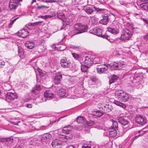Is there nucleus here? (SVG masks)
<instances>
[{
  "instance_id": "nucleus-4",
  "label": "nucleus",
  "mask_w": 148,
  "mask_h": 148,
  "mask_svg": "<svg viewBox=\"0 0 148 148\" xmlns=\"http://www.w3.org/2000/svg\"><path fill=\"white\" fill-rule=\"evenodd\" d=\"M136 122L141 125H143L147 123L146 118L141 115H137L135 118Z\"/></svg>"
},
{
  "instance_id": "nucleus-42",
  "label": "nucleus",
  "mask_w": 148,
  "mask_h": 148,
  "mask_svg": "<svg viewBox=\"0 0 148 148\" xmlns=\"http://www.w3.org/2000/svg\"><path fill=\"white\" fill-rule=\"evenodd\" d=\"M101 59V63L100 64H102L103 65H106L105 63L107 62V60L104 57L100 58Z\"/></svg>"
},
{
  "instance_id": "nucleus-3",
  "label": "nucleus",
  "mask_w": 148,
  "mask_h": 148,
  "mask_svg": "<svg viewBox=\"0 0 148 148\" xmlns=\"http://www.w3.org/2000/svg\"><path fill=\"white\" fill-rule=\"evenodd\" d=\"M125 66L124 62H114L112 64L110 65L111 69L113 70L121 69Z\"/></svg>"
},
{
  "instance_id": "nucleus-25",
  "label": "nucleus",
  "mask_w": 148,
  "mask_h": 148,
  "mask_svg": "<svg viewBox=\"0 0 148 148\" xmlns=\"http://www.w3.org/2000/svg\"><path fill=\"white\" fill-rule=\"evenodd\" d=\"M103 110L106 112H109L112 109V107L111 105H106L103 108Z\"/></svg>"
},
{
  "instance_id": "nucleus-45",
  "label": "nucleus",
  "mask_w": 148,
  "mask_h": 148,
  "mask_svg": "<svg viewBox=\"0 0 148 148\" xmlns=\"http://www.w3.org/2000/svg\"><path fill=\"white\" fill-rule=\"evenodd\" d=\"M72 55L75 59H78L79 58L80 56L78 54L75 53H72Z\"/></svg>"
},
{
  "instance_id": "nucleus-15",
  "label": "nucleus",
  "mask_w": 148,
  "mask_h": 148,
  "mask_svg": "<svg viewBox=\"0 0 148 148\" xmlns=\"http://www.w3.org/2000/svg\"><path fill=\"white\" fill-rule=\"evenodd\" d=\"M38 137L41 139V140H49L51 138V135L49 133H47L39 136Z\"/></svg>"
},
{
  "instance_id": "nucleus-23",
  "label": "nucleus",
  "mask_w": 148,
  "mask_h": 148,
  "mask_svg": "<svg viewBox=\"0 0 148 148\" xmlns=\"http://www.w3.org/2000/svg\"><path fill=\"white\" fill-rule=\"evenodd\" d=\"M18 32L20 34V36L23 38H25L28 35V31H26L24 29L19 31Z\"/></svg>"
},
{
  "instance_id": "nucleus-51",
  "label": "nucleus",
  "mask_w": 148,
  "mask_h": 148,
  "mask_svg": "<svg viewBox=\"0 0 148 148\" xmlns=\"http://www.w3.org/2000/svg\"><path fill=\"white\" fill-rule=\"evenodd\" d=\"M60 138H62L65 139H67L70 138L68 136H66V135H60L59 137Z\"/></svg>"
},
{
  "instance_id": "nucleus-58",
  "label": "nucleus",
  "mask_w": 148,
  "mask_h": 148,
  "mask_svg": "<svg viewBox=\"0 0 148 148\" xmlns=\"http://www.w3.org/2000/svg\"><path fill=\"white\" fill-rule=\"evenodd\" d=\"M26 106L28 108H31L32 107V106L31 104H26Z\"/></svg>"
},
{
  "instance_id": "nucleus-49",
  "label": "nucleus",
  "mask_w": 148,
  "mask_h": 148,
  "mask_svg": "<svg viewBox=\"0 0 148 148\" xmlns=\"http://www.w3.org/2000/svg\"><path fill=\"white\" fill-rule=\"evenodd\" d=\"M95 123L94 121H90L87 122V124L88 125L91 126L93 125Z\"/></svg>"
},
{
  "instance_id": "nucleus-20",
  "label": "nucleus",
  "mask_w": 148,
  "mask_h": 148,
  "mask_svg": "<svg viewBox=\"0 0 148 148\" xmlns=\"http://www.w3.org/2000/svg\"><path fill=\"white\" fill-rule=\"evenodd\" d=\"M116 129L111 127L108 130L110 137H114L116 136L117 132Z\"/></svg>"
},
{
  "instance_id": "nucleus-57",
  "label": "nucleus",
  "mask_w": 148,
  "mask_h": 148,
  "mask_svg": "<svg viewBox=\"0 0 148 148\" xmlns=\"http://www.w3.org/2000/svg\"><path fill=\"white\" fill-rule=\"evenodd\" d=\"M66 127H65L62 130L63 132L65 133V134H67L68 133V131L66 130H65Z\"/></svg>"
},
{
  "instance_id": "nucleus-61",
  "label": "nucleus",
  "mask_w": 148,
  "mask_h": 148,
  "mask_svg": "<svg viewBox=\"0 0 148 148\" xmlns=\"http://www.w3.org/2000/svg\"><path fill=\"white\" fill-rule=\"evenodd\" d=\"M46 127H47V126H45L43 125V126H41V127L40 128L42 129H45V128Z\"/></svg>"
},
{
  "instance_id": "nucleus-14",
  "label": "nucleus",
  "mask_w": 148,
  "mask_h": 148,
  "mask_svg": "<svg viewBox=\"0 0 148 148\" xmlns=\"http://www.w3.org/2000/svg\"><path fill=\"white\" fill-rule=\"evenodd\" d=\"M34 139H35L34 138H31L26 140V144L25 145L27 146V147H33V145H35Z\"/></svg>"
},
{
  "instance_id": "nucleus-10",
  "label": "nucleus",
  "mask_w": 148,
  "mask_h": 148,
  "mask_svg": "<svg viewBox=\"0 0 148 148\" xmlns=\"http://www.w3.org/2000/svg\"><path fill=\"white\" fill-rule=\"evenodd\" d=\"M14 139L12 137L2 138L0 139V142L5 143L8 146H10L13 142Z\"/></svg>"
},
{
  "instance_id": "nucleus-7",
  "label": "nucleus",
  "mask_w": 148,
  "mask_h": 148,
  "mask_svg": "<svg viewBox=\"0 0 148 148\" xmlns=\"http://www.w3.org/2000/svg\"><path fill=\"white\" fill-rule=\"evenodd\" d=\"M102 30L100 28L97 27L94 28L93 29H91L89 31L90 33L97 35L99 36H102Z\"/></svg>"
},
{
  "instance_id": "nucleus-55",
  "label": "nucleus",
  "mask_w": 148,
  "mask_h": 148,
  "mask_svg": "<svg viewBox=\"0 0 148 148\" xmlns=\"http://www.w3.org/2000/svg\"><path fill=\"white\" fill-rule=\"evenodd\" d=\"M39 75L41 76H43L44 75V74L42 73L41 70L39 69L38 70Z\"/></svg>"
},
{
  "instance_id": "nucleus-17",
  "label": "nucleus",
  "mask_w": 148,
  "mask_h": 148,
  "mask_svg": "<svg viewBox=\"0 0 148 148\" xmlns=\"http://www.w3.org/2000/svg\"><path fill=\"white\" fill-rule=\"evenodd\" d=\"M51 145L53 148H61L62 143L60 141L54 140L52 143Z\"/></svg>"
},
{
  "instance_id": "nucleus-56",
  "label": "nucleus",
  "mask_w": 148,
  "mask_h": 148,
  "mask_svg": "<svg viewBox=\"0 0 148 148\" xmlns=\"http://www.w3.org/2000/svg\"><path fill=\"white\" fill-rule=\"evenodd\" d=\"M92 23L93 24H96V21L94 18H92L91 19Z\"/></svg>"
},
{
  "instance_id": "nucleus-29",
  "label": "nucleus",
  "mask_w": 148,
  "mask_h": 148,
  "mask_svg": "<svg viewBox=\"0 0 148 148\" xmlns=\"http://www.w3.org/2000/svg\"><path fill=\"white\" fill-rule=\"evenodd\" d=\"M58 94L60 97H63L65 94V90L62 89H60L58 91Z\"/></svg>"
},
{
  "instance_id": "nucleus-38",
  "label": "nucleus",
  "mask_w": 148,
  "mask_h": 148,
  "mask_svg": "<svg viewBox=\"0 0 148 148\" xmlns=\"http://www.w3.org/2000/svg\"><path fill=\"white\" fill-rule=\"evenodd\" d=\"M100 58H96L92 60L93 64H95L101 63Z\"/></svg>"
},
{
  "instance_id": "nucleus-33",
  "label": "nucleus",
  "mask_w": 148,
  "mask_h": 148,
  "mask_svg": "<svg viewBox=\"0 0 148 148\" xmlns=\"http://www.w3.org/2000/svg\"><path fill=\"white\" fill-rule=\"evenodd\" d=\"M133 16L135 17L137 19H141L142 13L141 12L138 11L137 13H134L133 14Z\"/></svg>"
},
{
  "instance_id": "nucleus-18",
  "label": "nucleus",
  "mask_w": 148,
  "mask_h": 148,
  "mask_svg": "<svg viewBox=\"0 0 148 148\" xmlns=\"http://www.w3.org/2000/svg\"><path fill=\"white\" fill-rule=\"evenodd\" d=\"M41 21L36 22L33 23H29L27 24L25 26L26 27L30 30L34 29L35 28V25L38 24V23H41Z\"/></svg>"
},
{
  "instance_id": "nucleus-27",
  "label": "nucleus",
  "mask_w": 148,
  "mask_h": 148,
  "mask_svg": "<svg viewBox=\"0 0 148 148\" xmlns=\"http://www.w3.org/2000/svg\"><path fill=\"white\" fill-rule=\"evenodd\" d=\"M118 78V77L116 75H112L111 76L110 78V79L109 84H110L113 82H116Z\"/></svg>"
},
{
  "instance_id": "nucleus-35",
  "label": "nucleus",
  "mask_w": 148,
  "mask_h": 148,
  "mask_svg": "<svg viewBox=\"0 0 148 148\" xmlns=\"http://www.w3.org/2000/svg\"><path fill=\"white\" fill-rule=\"evenodd\" d=\"M89 66L86 65H82L81 66V70L82 72H87V69L89 68Z\"/></svg>"
},
{
  "instance_id": "nucleus-19",
  "label": "nucleus",
  "mask_w": 148,
  "mask_h": 148,
  "mask_svg": "<svg viewBox=\"0 0 148 148\" xmlns=\"http://www.w3.org/2000/svg\"><path fill=\"white\" fill-rule=\"evenodd\" d=\"M84 63L87 66H91L93 64L92 60L88 56H86L85 58Z\"/></svg>"
},
{
  "instance_id": "nucleus-11",
  "label": "nucleus",
  "mask_w": 148,
  "mask_h": 148,
  "mask_svg": "<svg viewBox=\"0 0 148 148\" xmlns=\"http://www.w3.org/2000/svg\"><path fill=\"white\" fill-rule=\"evenodd\" d=\"M98 67L96 69L98 73L101 74L106 71L108 69V67L106 65H97Z\"/></svg>"
},
{
  "instance_id": "nucleus-21",
  "label": "nucleus",
  "mask_w": 148,
  "mask_h": 148,
  "mask_svg": "<svg viewBox=\"0 0 148 148\" xmlns=\"http://www.w3.org/2000/svg\"><path fill=\"white\" fill-rule=\"evenodd\" d=\"M109 21V19L107 15L103 16V18L99 21V23L103 25H106Z\"/></svg>"
},
{
  "instance_id": "nucleus-30",
  "label": "nucleus",
  "mask_w": 148,
  "mask_h": 148,
  "mask_svg": "<svg viewBox=\"0 0 148 148\" xmlns=\"http://www.w3.org/2000/svg\"><path fill=\"white\" fill-rule=\"evenodd\" d=\"M113 103L115 105L122 107L123 108L125 109L126 108V106L125 105L117 100H114Z\"/></svg>"
},
{
  "instance_id": "nucleus-37",
  "label": "nucleus",
  "mask_w": 148,
  "mask_h": 148,
  "mask_svg": "<svg viewBox=\"0 0 148 148\" xmlns=\"http://www.w3.org/2000/svg\"><path fill=\"white\" fill-rule=\"evenodd\" d=\"M110 121L112 123L111 127L116 129L118 127V123L117 121L113 120H111Z\"/></svg>"
},
{
  "instance_id": "nucleus-53",
  "label": "nucleus",
  "mask_w": 148,
  "mask_h": 148,
  "mask_svg": "<svg viewBox=\"0 0 148 148\" xmlns=\"http://www.w3.org/2000/svg\"><path fill=\"white\" fill-rule=\"evenodd\" d=\"M143 21L146 24H147V25H146V26L147 27H148V22L146 18H143L142 19Z\"/></svg>"
},
{
  "instance_id": "nucleus-13",
  "label": "nucleus",
  "mask_w": 148,
  "mask_h": 148,
  "mask_svg": "<svg viewBox=\"0 0 148 148\" xmlns=\"http://www.w3.org/2000/svg\"><path fill=\"white\" fill-rule=\"evenodd\" d=\"M127 117H118L117 119L119 122L123 125H127L128 123V121L126 119Z\"/></svg>"
},
{
  "instance_id": "nucleus-63",
  "label": "nucleus",
  "mask_w": 148,
  "mask_h": 148,
  "mask_svg": "<svg viewBox=\"0 0 148 148\" xmlns=\"http://www.w3.org/2000/svg\"><path fill=\"white\" fill-rule=\"evenodd\" d=\"M43 1L46 3L49 2V0H43Z\"/></svg>"
},
{
  "instance_id": "nucleus-6",
  "label": "nucleus",
  "mask_w": 148,
  "mask_h": 148,
  "mask_svg": "<svg viewBox=\"0 0 148 148\" xmlns=\"http://www.w3.org/2000/svg\"><path fill=\"white\" fill-rule=\"evenodd\" d=\"M22 0H11L9 4V7L11 10H15L17 8L18 1H22Z\"/></svg>"
},
{
  "instance_id": "nucleus-48",
  "label": "nucleus",
  "mask_w": 148,
  "mask_h": 148,
  "mask_svg": "<svg viewBox=\"0 0 148 148\" xmlns=\"http://www.w3.org/2000/svg\"><path fill=\"white\" fill-rule=\"evenodd\" d=\"M119 3L121 5L126 6H127L128 4V3H126L125 2L122 0L120 1H119Z\"/></svg>"
},
{
  "instance_id": "nucleus-24",
  "label": "nucleus",
  "mask_w": 148,
  "mask_h": 148,
  "mask_svg": "<svg viewBox=\"0 0 148 148\" xmlns=\"http://www.w3.org/2000/svg\"><path fill=\"white\" fill-rule=\"evenodd\" d=\"M25 46L28 48L32 49L34 47V44L33 42L27 41L25 44Z\"/></svg>"
},
{
  "instance_id": "nucleus-16",
  "label": "nucleus",
  "mask_w": 148,
  "mask_h": 148,
  "mask_svg": "<svg viewBox=\"0 0 148 148\" xmlns=\"http://www.w3.org/2000/svg\"><path fill=\"white\" fill-rule=\"evenodd\" d=\"M62 78V75L61 74L58 73L56 74L54 80V84H57L60 83Z\"/></svg>"
},
{
  "instance_id": "nucleus-52",
  "label": "nucleus",
  "mask_w": 148,
  "mask_h": 148,
  "mask_svg": "<svg viewBox=\"0 0 148 148\" xmlns=\"http://www.w3.org/2000/svg\"><path fill=\"white\" fill-rule=\"evenodd\" d=\"M5 64V62L2 60H0V68L3 67Z\"/></svg>"
},
{
  "instance_id": "nucleus-36",
  "label": "nucleus",
  "mask_w": 148,
  "mask_h": 148,
  "mask_svg": "<svg viewBox=\"0 0 148 148\" xmlns=\"http://www.w3.org/2000/svg\"><path fill=\"white\" fill-rule=\"evenodd\" d=\"M85 11L87 14H91L93 12L94 10L91 7H88L85 10Z\"/></svg>"
},
{
  "instance_id": "nucleus-43",
  "label": "nucleus",
  "mask_w": 148,
  "mask_h": 148,
  "mask_svg": "<svg viewBox=\"0 0 148 148\" xmlns=\"http://www.w3.org/2000/svg\"><path fill=\"white\" fill-rule=\"evenodd\" d=\"M49 8V6H46L44 5H42L38 6L36 8L37 10H40V9H47Z\"/></svg>"
},
{
  "instance_id": "nucleus-5",
  "label": "nucleus",
  "mask_w": 148,
  "mask_h": 148,
  "mask_svg": "<svg viewBox=\"0 0 148 148\" xmlns=\"http://www.w3.org/2000/svg\"><path fill=\"white\" fill-rule=\"evenodd\" d=\"M44 97L40 98L41 99L40 102H43L46 101V100L45 98L48 99H49L53 98L54 97V95L53 93L50 91H46L44 93Z\"/></svg>"
},
{
  "instance_id": "nucleus-39",
  "label": "nucleus",
  "mask_w": 148,
  "mask_h": 148,
  "mask_svg": "<svg viewBox=\"0 0 148 148\" xmlns=\"http://www.w3.org/2000/svg\"><path fill=\"white\" fill-rule=\"evenodd\" d=\"M57 17L59 19L62 20H63L65 17L64 14L62 13H58Z\"/></svg>"
},
{
  "instance_id": "nucleus-12",
  "label": "nucleus",
  "mask_w": 148,
  "mask_h": 148,
  "mask_svg": "<svg viewBox=\"0 0 148 148\" xmlns=\"http://www.w3.org/2000/svg\"><path fill=\"white\" fill-rule=\"evenodd\" d=\"M60 64L62 67L64 68H67L70 65V62L66 58H64L61 60Z\"/></svg>"
},
{
  "instance_id": "nucleus-34",
  "label": "nucleus",
  "mask_w": 148,
  "mask_h": 148,
  "mask_svg": "<svg viewBox=\"0 0 148 148\" xmlns=\"http://www.w3.org/2000/svg\"><path fill=\"white\" fill-rule=\"evenodd\" d=\"M84 118L82 116H79L77 119V121L78 123H82L84 122Z\"/></svg>"
},
{
  "instance_id": "nucleus-28",
  "label": "nucleus",
  "mask_w": 148,
  "mask_h": 148,
  "mask_svg": "<svg viewBox=\"0 0 148 148\" xmlns=\"http://www.w3.org/2000/svg\"><path fill=\"white\" fill-rule=\"evenodd\" d=\"M103 115V113L99 110L95 111L92 114L93 117H99Z\"/></svg>"
},
{
  "instance_id": "nucleus-32",
  "label": "nucleus",
  "mask_w": 148,
  "mask_h": 148,
  "mask_svg": "<svg viewBox=\"0 0 148 148\" xmlns=\"http://www.w3.org/2000/svg\"><path fill=\"white\" fill-rule=\"evenodd\" d=\"M81 27L80 28L79 33L86 32L88 28L87 26L82 25Z\"/></svg>"
},
{
  "instance_id": "nucleus-46",
  "label": "nucleus",
  "mask_w": 148,
  "mask_h": 148,
  "mask_svg": "<svg viewBox=\"0 0 148 148\" xmlns=\"http://www.w3.org/2000/svg\"><path fill=\"white\" fill-rule=\"evenodd\" d=\"M143 6L144 9L145 10H148V3L143 4Z\"/></svg>"
},
{
  "instance_id": "nucleus-9",
  "label": "nucleus",
  "mask_w": 148,
  "mask_h": 148,
  "mask_svg": "<svg viewBox=\"0 0 148 148\" xmlns=\"http://www.w3.org/2000/svg\"><path fill=\"white\" fill-rule=\"evenodd\" d=\"M6 100L8 101H12L16 98V94L15 93L8 92L5 95Z\"/></svg>"
},
{
  "instance_id": "nucleus-1",
  "label": "nucleus",
  "mask_w": 148,
  "mask_h": 148,
  "mask_svg": "<svg viewBox=\"0 0 148 148\" xmlns=\"http://www.w3.org/2000/svg\"><path fill=\"white\" fill-rule=\"evenodd\" d=\"M114 94L115 98L121 101L126 102L128 101L129 99L128 94L121 90L116 91Z\"/></svg>"
},
{
  "instance_id": "nucleus-31",
  "label": "nucleus",
  "mask_w": 148,
  "mask_h": 148,
  "mask_svg": "<svg viewBox=\"0 0 148 148\" xmlns=\"http://www.w3.org/2000/svg\"><path fill=\"white\" fill-rule=\"evenodd\" d=\"M82 24L80 23H77L75 24L74 25V28L75 30L77 31V33L78 34L79 33V32L80 30V28L81 27Z\"/></svg>"
},
{
  "instance_id": "nucleus-22",
  "label": "nucleus",
  "mask_w": 148,
  "mask_h": 148,
  "mask_svg": "<svg viewBox=\"0 0 148 148\" xmlns=\"http://www.w3.org/2000/svg\"><path fill=\"white\" fill-rule=\"evenodd\" d=\"M26 144V140H22L18 142L17 145L16 146L17 148H22L25 147H27L25 144Z\"/></svg>"
},
{
  "instance_id": "nucleus-59",
  "label": "nucleus",
  "mask_w": 148,
  "mask_h": 148,
  "mask_svg": "<svg viewBox=\"0 0 148 148\" xmlns=\"http://www.w3.org/2000/svg\"><path fill=\"white\" fill-rule=\"evenodd\" d=\"M66 148H75V147L73 145H70L68 146Z\"/></svg>"
},
{
  "instance_id": "nucleus-64",
  "label": "nucleus",
  "mask_w": 148,
  "mask_h": 148,
  "mask_svg": "<svg viewBox=\"0 0 148 148\" xmlns=\"http://www.w3.org/2000/svg\"><path fill=\"white\" fill-rule=\"evenodd\" d=\"M32 1L31 2L32 4L34 2H36V0H32Z\"/></svg>"
},
{
  "instance_id": "nucleus-2",
  "label": "nucleus",
  "mask_w": 148,
  "mask_h": 148,
  "mask_svg": "<svg viewBox=\"0 0 148 148\" xmlns=\"http://www.w3.org/2000/svg\"><path fill=\"white\" fill-rule=\"evenodd\" d=\"M132 36V34L130 31L128 29H125L122 32L121 39V40H129Z\"/></svg>"
},
{
  "instance_id": "nucleus-50",
  "label": "nucleus",
  "mask_w": 148,
  "mask_h": 148,
  "mask_svg": "<svg viewBox=\"0 0 148 148\" xmlns=\"http://www.w3.org/2000/svg\"><path fill=\"white\" fill-rule=\"evenodd\" d=\"M17 18H16L14 19L13 21H11L9 24L8 27L9 28H10L12 27V25L14 23V21H16Z\"/></svg>"
},
{
  "instance_id": "nucleus-62",
  "label": "nucleus",
  "mask_w": 148,
  "mask_h": 148,
  "mask_svg": "<svg viewBox=\"0 0 148 148\" xmlns=\"http://www.w3.org/2000/svg\"><path fill=\"white\" fill-rule=\"evenodd\" d=\"M82 148H91V147L88 146H83Z\"/></svg>"
},
{
  "instance_id": "nucleus-26",
  "label": "nucleus",
  "mask_w": 148,
  "mask_h": 148,
  "mask_svg": "<svg viewBox=\"0 0 148 148\" xmlns=\"http://www.w3.org/2000/svg\"><path fill=\"white\" fill-rule=\"evenodd\" d=\"M40 90V85H37L34 87L32 90V92L35 94L38 93Z\"/></svg>"
},
{
  "instance_id": "nucleus-8",
  "label": "nucleus",
  "mask_w": 148,
  "mask_h": 148,
  "mask_svg": "<svg viewBox=\"0 0 148 148\" xmlns=\"http://www.w3.org/2000/svg\"><path fill=\"white\" fill-rule=\"evenodd\" d=\"M107 32L112 34H117L119 32L118 26L116 25H112L110 27L107 28Z\"/></svg>"
},
{
  "instance_id": "nucleus-47",
  "label": "nucleus",
  "mask_w": 148,
  "mask_h": 148,
  "mask_svg": "<svg viewBox=\"0 0 148 148\" xmlns=\"http://www.w3.org/2000/svg\"><path fill=\"white\" fill-rule=\"evenodd\" d=\"M90 79L92 82H96L97 79V78L95 76H93L91 77Z\"/></svg>"
},
{
  "instance_id": "nucleus-60",
  "label": "nucleus",
  "mask_w": 148,
  "mask_h": 148,
  "mask_svg": "<svg viewBox=\"0 0 148 148\" xmlns=\"http://www.w3.org/2000/svg\"><path fill=\"white\" fill-rule=\"evenodd\" d=\"M144 38L146 40L148 39V34H147V35L145 36L144 37Z\"/></svg>"
},
{
  "instance_id": "nucleus-54",
  "label": "nucleus",
  "mask_w": 148,
  "mask_h": 148,
  "mask_svg": "<svg viewBox=\"0 0 148 148\" xmlns=\"http://www.w3.org/2000/svg\"><path fill=\"white\" fill-rule=\"evenodd\" d=\"M60 0H49V2H59Z\"/></svg>"
},
{
  "instance_id": "nucleus-40",
  "label": "nucleus",
  "mask_w": 148,
  "mask_h": 148,
  "mask_svg": "<svg viewBox=\"0 0 148 148\" xmlns=\"http://www.w3.org/2000/svg\"><path fill=\"white\" fill-rule=\"evenodd\" d=\"M18 52L19 56H21L23 55L24 53L23 50L21 47H18Z\"/></svg>"
},
{
  "instance_id": "nucleus-44",
  "label": "nucleus",
  "mask_w": 148,
  "mask_h": 148,
  "mask_svg": "<svg viewBox=\"0 0 148 148\" xmlns=\"http://www.w3.org/2000/svg\"><path fill=\"white\" fill-rule=\"evenodd\" d=\"M95 10L97 12H103L104 13L107 12V10L104 9H101L97 8H95Z\"/></svg>"
},
{
  "instance_id": "nucleus-41",
  "label": "nucleus",
  "mask_w": 148,
  "mask_h": 148,
  "mask_svg": "<svg viewBox=\"0 0 148 148\" xmlns=\"http://www.w3.org/2000/svg\"><path fill=\"white\" fill-rule=\"evenodd\" d=\"M143 130H141L138 131V132L136 133L135 135L136 137L139 136L144 134L145 132V131Z\"/></svg>"
}]
</instances>
